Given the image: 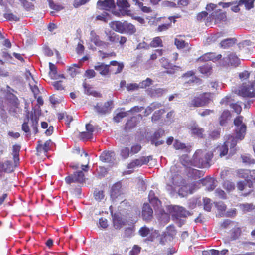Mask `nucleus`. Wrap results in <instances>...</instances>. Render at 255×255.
I'll use <instances>...</instances> for the list:
<instances>
[{
    "mask_svg": "<svg viewBox=\"0 0 255 255\" xmlns=\"http://www.w3.org/2000/svg\"><path fill=\"white\" fill-rule=\"evenodd\" d=\"M238 139L233 135H228L226 140L222 144L218 145L215 147L211 153H213V157L214 156L216 158L218 159L227 155L230 148L229 156H232L237 151L236 146Z\"/></svg>",
    "mask_w": 255,
    "mask_h": 255,
    "instance_id": "obj_1",
    "label": "nucleus"
},
{
    "mask_svg": "<svg viewBox=\"0 0 255 255\" xmlns=\"http://www.w3.org/2000/svg\"><path fill=\"white\" fill-rule=\"evenodd\" d=\"M124 65L123 62L116 60L110 61L109 64L98 62L94 66V69L104 77H109L110 75H116L120 73L123 70Z\"/></svg>",
    "mask_w": 255,
    "mask_h": 255,
    "instance_id": "obj_2",
    "label": "nucleus"
},
{
    "mask_svg": "<svg viewBox=\"0 0 255 255\" xmlns=\"http://www.w3.org/2000/svg\"><path fill=\"white\" fill-rule=\"evenodd\" d=\"M213 153L206 150L197 149L193 155L191 165L199 168H209Z\"/></svg>",
    "mask_w": 255,
    "mask_h": 255,
    "instance_id": "obj_3",
    "label": "nucleus"
},
{
    "mask_svg": "<svg viewBox=\"0 0 255 255\" xmlns=\"http://www.w3.org/2000/svg\"><path fill=\"white\" fill-rule=\"evenodd\" d=\"M212 95L211 92H204L195 96L189 102L188 106L190 108L206 106L212 101Z\"/></svg>",
    "mask_w": 255,
    "mask_h": 255,
    "instance_id": "obj_4",
    "label": "nucleus"
},
{
    "mask_svg": "<svg viewBox=\"0 0 255 255\" xmlns=\"http://www.w3.org/2000/svg\"><path fill=\"white\" fill-rule=\"evenodd\" d=\"M89 159L88 158V163L85 165H82V170H78L74 172L72 174L65 177L66 183L70 184L72 183H83L85 181V175L84 172H87L89 169Z\"/></svg>",
    "mask_w": 255,
    "mask_h": 255,
    "instance_id": "obj_5",
    "label": "nucleus"
},
{
    "mask_svg": "<svg viewBox=\"0 0 255 255\" xmlns=\"http://www.w3.org/2000/svg\"><path fill=\"white\" fill-rule=\"evenodd\" d=\"M243 117L241 116L237 117L234 120V124L236 126L235 137L237 139L241 140L245 137L246 131V126L243 124Z\"/></svg>",
    "mask_w": 255,
    "mask_h": 255,
    "instance_id": "obj_6",
    "label": "nucleus"
},
{
    "mask_svg": "<svg viewBox=\"0 0 255 255\" xmlns=\"http://www.w3.org/2000/svg\"><path fill=\"white\" fill-rule=\"evenodd\" d=\"M239 93L244 97H255V79L253 82H249L247 85L243 84L239 90Z\"/></svg>",
    "mask_w": 255,
    "mask_h": 255,
    "instance_id": "obj_7",
    "label": "nucleus"
},
{
    "mask_svg": "<svg viewBox=\"0 0 255 255\" xmlns=\"http://www.w3.org/2000/svg\"><path fill=\"white\" fill-rule=\"evenodd\" d=\"M236 187L238 190L241 192H243L246 189V187H248L250 189L244 193H242L244 196H247L253 191V183L252 180L250 179L241 180L237 182Z\"/></svg>",
    "mask_w": 255,
    "mask_h": 255,
    "instance_id": "obj_8",
    "label": "nucleus"
},
{
    "mask_svg": "<svg viewBox=\"0 0 255 255\" xmlns=\"http://www.w3.org/2000/svg\"><path fill=\"white\" fill-rule=\"evenodd\" d=\"M160 62L162 67L165 68L166 72L168 74H174L176 72L181 71V67L179 66L172 65L170 63L167 59L165 57H162L160 59Z\"/></svg>",
    "mask_w": 255,
    "mask_h": 255,
    "instance_id": "obj_9",
    "label": "nucleus"
},
{
    "mask_svg": "<svg viewBox=\"0 0 255 255\" xmlns=\"http://www.w3.org/2000/svg\"><path fill=\"white\" fill-rule=\"evenodd\" d=\"M185 84H189L190 85L196 84H200L201 80L195 76V73L193 70L188 71L184 73L182 76Z\"/></svg>",
    "mask_w": 255,
    "mask_h": 255,
    "instance_id": "obj_10",
    "label": "nucleus"
},
{
    "mask_svg": "<svg viewBox=\"0 0 255 255\" xmlns=\"http://www.w3.org/2000/svg\"><path fill=\"white\" fill-rule=\"evenodd\" d=\"M117 5L122 15H130L131 14V11L128 9L130 5L128 0H117Z\"/></svg>",
    "mask_w": 255,
    "mask_h": 255,
    "instance_id": "obj_11",
    "label": "nucleus"
},
{
    "mask_svg": "<svg viewBox=\"0 0 255 255\" xmlns=\"http://www.w3.org/2000/svg\"><path fill=\"white\" fill-rule=\"evenodd\" d=\"M169 210L172 213V216L177 219L186 217L188 213L187 211L184 208L176 205L170 207Z\"/></svg>",
    "mask_w": 255,
    "mask_h": 255,
    "instance_id": "obj_12",
    "label": "nucleus"
},
{
    "mask_svg": "<svg viewBox=\"0 0 255 255\" xmlns=\"http://www.w3.org/2000/svg\"><path fill=\"white\" fill-rule=\"evenodd\" d=\"M223 60L224 61L223 65L225 66H231L236 67L240 64L239 58L233 53L229 54L227 57L224 58Z\"/></svg>",
    "mask_w": 255,
    "mask_h": 255,
    "instance_id": "obj_13",
    "label": "nucleus"
},
{
    "mask_svg": "<svg viewBox=\"0 0 255 255\" xmlns=\"http://www.w3.org/2000/svg\"><path fill=\"white\" fill-rule=\"evenodd\" d=\"M122 184L118 182L112 185L110 190V196L112 200H116L122 195Z\"/></svg>",
    "mask_w": 255,
    "mask_h": 255,
    "instance_id": "obj_14",
    "label": "nucleus"
},
{
    "mask_svg": "<svg viewBox=\"0 0 255 255\" xmlns=\"http://www.w3.org/2000/svg\"><path fill=\"white\" fill-rule=\"evenodd\" d=\"M153 210L150 205L144 203L142 208L141 215L144 220L148 222L153 218Z\"/></svg>",
    "mask_w": 255,
    "mask_h": 255,
    "instance_id": "obj_15",
    "label": "nucleus"
},
{
    "mask_svg": "<svg viewBox=\"0 0 255 255\" xmlns=\"http://www.w3.org/2000/svg\"><path fill=\"white\" fill-rule=\"evenodd\" d=\"M97 6L99 9L109 11L115 7L114 0H98L97 3Z\"/></svg>",
    "mask_w": 255,
    "mask_h": 255,
    "instance_id": "obj_16",
    "label": "nucleus"
},
{
    "mask_svg": "<svg viewBox=\"0 0 255 255\" xmlns=\"http://www.w3.org/2000/svg\"><path fill=\"white\" fill-rule=\"evenodd\" d=\"M151 156L144 157L142 156L138 159L132 160L129 164L128 168H135L136 166H142V165L147 164L150 161Z\"/></svg>",
    "mask_w": 255,
    "mask_h": 255,
    "instance_id": "obj_17",
    "label": "nucleus"
},
{
    "mask_svg": "<svg viewBox=\"0 0 255 255\" xmlns=\"http://www.w3.org/2000/svg\"><path fill=\"white\" fill-rule=\"evenodd\" d=\"M90 41L93 42L95 46L97 47H103L107 46L109 43H106L100 39V37L97 35L95 31L92 30L90 32Z\"/></svg>",
    "mask_w": 255,
    "mask_h": 255,
    "instance_id": "obj_18",
    "label": "nucleus"
},
{
    "mask_svg": "<svg viewBox=\"0 0 255 255\" xmlns=\"http://www.w3.org/2000/svg\"><path fill=\"white\" fill-rule=\"evenodd\" d=\"M211 17L216 22L225 21L226 20V14L220 9L213 12L211 14Z\"/></svg>",
    "mask_w": 255,
    "mask_h": 255,
    "instance_id": "obj_19",
    "label": "nucleus"
},
{
    "mask_svg": "<svg viewBox=\"0 0 255 255\" xmlns=\"http://www.w3.org/2000/svg\"><path fill=\"white\" fill-rule=\"evenodd\" d=\"M111 104V101H107L103 105L101 103H98L95 106V109L98 113L105 114L109 112L110 110L109 107Z\"/></svg>",
    "mask_w": 255,
    "mask_h": 255,
    "instance_id": "obj_20",
    "label": "nucleus"
},
{
    "mask_svg": "<svg viewBox=\"0 0 255 255\" xmlns=\"http://www.w3.org/2000/svg\"><path fill=\"white\" fill-rule=\"evenodd\" d=\"M112 219L114 227L116 229H120L122 226L125 224L122 217L118 213H115L113 215Z\"/></svg>",
    "mask_w": 255,
    "mask_h": 255,
    "instance_id": "obj_21",
    "label": "nucleus"
},
{
    "mask_svg": "<svg viewBox=\"0 0 255 255\" xmlns=\"http://www.w3.org/2000/svg\"><path fill=\"white\" fill-rule=\"evenodd\" d=\"M111 27L119 33H125V21L123 22L119 21H113L111 23Z\"/></svg>",
    "mask_w": 255,
    "mask_h": 255,
    "instance_id": "obj_22",
    "label": "nucleus"
},
{
    "mask_svg": "<svg viewBox=\"0 0 255 255\" xmlns=\"http://www.w3.org/2000/svg\"><path fill=\"white\" fill-rule=\"evenodd\" d=\"M191 134L199 138H203L204 137V129L200 128L197 125H194L190 128Z\"/></svg>",
    "mask_w": 255,
    "mask_h": 255,
    "instance_id": "obj_23",
    "label": "nucleus"
},
{
    "mask_svg": "<svg viewBox=\"0 0 255 255\" xmlns=\"http://www.w3.org/2000/svg\"><path fill=\"white\" fill-rule=\"evenodd\" d=\"M115 153L112 151L103 152L100 156V159L105 163H110L114 159Z\"/></svg>",
    "mask_w": 255,
    "mask_h": 255,
    "instance_id": "obj_24",
    "label": "nucleus"
},
{
    "mask_svg": "<svg viewBox=\"0 0 255 255\" xmlns=\"http://www.w3.org/2000/svg\"><path fill=\"white\" fill-rule=\"evenodd\" d=\"M50 140H47L46 141L43 145L42 144V141H38L37 142L38 145L36 147V149L38 152H47L48 150L50 149Z\"/></svg>",
    "mask_w": 255,
    "mask_h": 255,
    "instance_id": "obj_25",
    "label": "nucleus"
},
{
    "mask_svg": "<svg viewBox=\"0 0 255 255\" xmlns=\"http://www.w3.org/2000/svg\"><path fill=\"white\" fill-rule=\"evenodd\" d=\"M200 72L207 76H209L212 73V67L211 65L206 64L199 67Z\"/></svg>",
    "mask_w": 255,
    "mask_h": 255,
    "instance_id": "obj_26",
    "label": "nucleus"
},
{
    "mask_svg": "<svg viewBox=\"0 0 255 255\" xmlns=\"http://www.w3.org/2000/svg\"><path fill=\"white\" fill-rule=\"evenodd\" d=\"M231 117L230 112L228 110H224L219 117V123L222 126H224L227 122L228 118Z\"/></svg>",
    "mask_w": 255,
    "mask_h": 255,
    "instance_id": "obj_27",
    "label": "nucleus"
},
{
    "mask_svg": "<svg viewBox=\"0 0 255 255\" xmlns=\"http://www.w3.org/2000/svg\"><path fill=\"white\" fill-rule=\"evenodd\" d=\"M242 233L241 229L240 227H234L230 231V239L231 241H234L238 239Z\"/></svg>",
    "mask_w": 255,
    "mask_h": 255,
    "instance_id": "obj_28",
    "label": "nucleus"
},
{
    "mask_svg": "<svg viewBox=\"0 0 255 255\" xmlns=\"http://www.w3.org/2000/svg\"><path fill=\"white\" fill-rule=\"evenodd\" d=\"M137 125V120L135 117H131L125 124L124 130L127 131L134 128Z\"/></svg>",
    "mask_w": 255,
    "mask_h": 255,
    "instance_id": "obj_29",
    "label": "nucleus"
},
{
    "mask_svg": "<svg viewBox=\"0 0 255 255\" xmlns=\"http://www.w3.org/2000/svg\"><path fill=\"white\" fill-rule=\"evenodd\" d=\"M106 35L107 36V40L112 44L117 43L119 40V35L113 32L109 31L106 33Z\"/></svg>",
    "mask_w": 255,
    "mask_h": 255,
    "instance_id": "obj_30",
    "label": "nucleus"
},
{
    "mask_svg": "<svg viewBox=\"0 0 255 255\" xmlns=\"http://www.w3.org/2000/svg\"><path fill=\"white\" fill-rule=\"evenodd\" d=\"M250 170L245 169H239L236 171L237 176L240 178L248 179Z\"/></svg>",
    "mask_w": 255,
    "mask_h": 255,
    "instance_id": "obj_31",
    "label": "nucleus"
},
{
    "mask_svg": "<svg viewBox=\"0 0 255 255\" xmlns=\"http://www.w3.org/2000/svg\"><path fill=\"white\" fill-rule=\"evenodd\" d=\"M165 90L162 88H157L155 89H151L149 91V94L151 97L156 98L161 97Z\"/></svg>",
    "mask_w": 255,
    "mask_h": 255,
    "instance_id": "obj_32",
    "label": "nucleus"
},
{
    "mask_svg": "<svg viewBox=\"0 0 255 255\" xmlns=\"http://www.w3.org/2000/svg\"><path fill=\"white\" fill-rule=\"evenodd\" d=\"M255 0H240L239 5H244L247 10H250L254 7V3Z\"/></svg>",
    "mask_w": 255,
    "mask_h": 255,
    "instance_id": "obj_33",
    "label": "nucleus"
},
{
    "mask_svg": "<svg viewBox=\"0 0 255 255\" xmlns=\"http://www.w3.org/2000/svg\"><path fill=\"white\" fill-rule=\"evenodd\" d=\"M80 66L77 64H73L68 69V72L72 77H74L79 72Z\"/></svg>",
    "mask_w": 255,
    "mask_h": 255,
    "instance_id": "obj_34",
    "label": "nucleus"
},
{
    "mask_svg": "<svg viewBox=\"0 0 255 255\" xmlns=\"http://www.w3.org/2000/svg\"><path fill=\"white\" fill-rule=\"evenodd\" d=\"M181 179V176L178 174H175L172 175L171 178L170 184H168V185L172 187V186H178L179 185L180 181Z\"/></svg>",
    "mask_w": 255,
    "mask_h": 255,
    "instance_id": "obj_35",
    "label": "nucleus"
},
{
    "mask_svg": "<svg viewBox=\"0 0 255 255\" xmlns=\"http://www.w3.org/2000/svg\"><path fill=\"white\" fill-rule=\"evenodd\" d=\"M151 47L156 48L157 47H163V42L160 37H156L153 38L152 40L149 44Z\"/></svg>",
    "mask_w": 255,
    "mask_h": 255,
    "instance_id": "obj_36",
    "label": "nucleus"
},
{
    "mask_svg": "<svg viewBox=\"0 0 255 255\" xmlns=\"http://www.w3.org/2000/svg\"><path fill=\"white\" fill-rule=\"evenodd\" d=\"M49 75L52 79H57V67L55 64L49 62Z\"/></svg>",
    "mask_w": 255,
    "mask_h": 255,
    "instance_id": "obj_37",
    "label": "nucleus"
},
{
    "mask_svg": "<svg viewBox=\"0 0 255 255\" xmlns=\"http://www.w3.org/2000/svg\"><path fill=\"white\" fill-rule=\"evenodd\" d=\"M3 166L2 167V173H11L13 171L12 163L10 161H6L3 162Z\"/></svg>",
    "mask_w": 255,
    "mask_h": 255,
    "instance_id": "obj_38",
    "label": "nucleus"
},
{
    "mask_svg": "<svg viewBox=\"0 0 255 255\" xmlns=\"http://www.w3.org/2000/svg\"><path fill=\"white\" fill-rule=\"evenodd\" d=\"M136 32L135 26L131 23L125 21V33L133 34Z\"/></svg>",
    "mask_w": 255,
    "mask_h": 255,
    "instance_id": "obj_39",
    "label": "nucleus"
},
{
    "mask_svg": "<svg viewBox=\"0 0 255 255\" xmlns=\"http://www.w3.org/2000/svg\"><path fill=\"white\" fill-rule=\"evenodd\" d=\"M164 134V131L162 129H159L155 131L150 138V142H154L158 140Z\"/></svg>",
    "mask_w": 255,
    "mask_h": 255,
    "instance_id": "obj_40",
    "label": "nucleus"
},
{
    "mask_svg": "<svg viewBox=\"0 0 255 255\" xmlns=\"http://www.w3.org/2000/svg\"><path fill=\"white\" fill-rule=\"evenodd\" d=\"M9 102L15 108H19V102L18 98L15 95L11 94L8 98Z\"/></svg>",
    "mask_w": 255,
    "mask_h": 255,
    "instance_id": "obj_41",
    "label": "nucleus"
},
{
    "mask_svg": "<svg viewBox=\"0 0 255 255\" xmlns=\"http://www.w3.org/2000/svg\"><path fill=\"white\" fill-rule=\"evenodd\" d=\"M20 148V146L17 144L14 145L12 147V155L15 162L16 160H19V153Z\"/></svg>",
    "mask_w": 255,
    "mask_h": 255,
    "instance_id": "obj_42",
    "label": "nucleus"
},
{
    "mask_svg": "<svg viewBox=\"0 0 255 255\" xmlns=\"http://www.w3.org/2000/svg\"><path fill=\"white\" fill-rule=\"evenodd\" d=\"M164 112L165 111L163 109L159 110L154 112L151 117V121L154 122L159 120L160 119L162 115H163Z\"/></svg>",
    "mask_w": 255,
    "mask_h": 255,
    "instance_id": "obj_43",
    "label": "nucleus"
},
{
    "mask_svg": "<svg viewBox=\"0 0 255 255\" xmlns=\"http://www.w3.org/2000/svg\"><path fill=\"white\" fill-rule=\"evenodd\" d=\"M214 204L219 212L223 214L226 210L227 206L223 202H214Z\"/></svg>",
    "mask_w": 255,
    "mask_h": 255,
    "instance_id": "obj_44",
    "label": "nucleus"
},
{
    "mask_svg": "<svg viewBox=\"0 0 255 255\" xmlns=\"http://www.w3.org/2000/svg\"><path fill=\"white\" fill-rule=\"evenodd\" d=\"M128 115V112H121L117 113L113 118V120L116 122H120L122 119Z\"/></svg>",
    "mask_w": 255,
    "mask_h": 255,
    "instance_id": "obj_45",
    "label": "nucleus"
},
{
    "mask_svg": "<svg viewBox=\"0 0 255 255\" xmlns=\"http://www.w3.org/2000/svg\"><path fill=\"white\" fill-rule=\"evenodd\" d=\"M94 195L95 199L98 202L101 201L105 197L104 191L102 190H96L94 191Z\"/></svg>",
    "mask_w": 255,
    "mask_h": 255,
    "instance_id": "obj_46",
    "label": "nucleus"
},
{
    "mask_svg": "<svg viewBox=\"0 0 255 255\" xmlns=\"http://www.w3.org/2000/svg\"><path fill=\"white\" fill-rule=\"evenodd\" d=\"M224 188L228 191H231L235 189V184L233 182L226 180L223 184Z\"/></svg>",
    "mask_w": 255,
    "mask_h": 255,
    "instance_id": "obj_47",
    "label": "nucleus"
},
{
    "mask_svg": "<svg viewBox=\"0 0 255 255\" xmlns=\"http://www.w3.org/2000/svg\"><path fill=\"white\" fill-rule=\"evenodd\" d=\"M138 233L142 237H145L150 233V231L146 226H143L139 230Z\"/></svg>",
    "mask_w": 255,
    "mask_h": 255,
    "instance_id": "obj_48",
    "label": "nucleus"
},
{
    "mask_svg": "<svg viewBox=\"0 0 255 255\" xmlns=\"http://www.w3.org/2000/svg\"><path fill=\"white\" fill-rule=\"evenodd\" d=\"M3 17L9 21H18L19 20V18L12 13H4Z\"/></svg>",
    "mask_w": 255,
    "mask_h": 255,
    "instance_id": "obj_49",
    "label": "nucleus"
},
{
    "mask_svg": "<svg viewBox=\"0 0 255 255\" xmlns=\"http://www.w3.org/2000/svg\"><path fill=\"white\" fill-rule=\"evenodd\" d=\"M233 44V40L231 39H226L222 40L220 42L221 47L223 48H227L231 46Z\"/></svg>",
    "mask_w": 255,
    "mask_h": 255,
    "instance_id": "obj_50",
    "label": "nucleus"
},
{
    "mask_svg": "<svg viewBox=\"0 0 255 255\" xmlns=\"http://www.w3.org/2000/svg\"><path fill=\"white\" fill-rule=\"evenodd\" d=\"M153 81L149 78H147L145 80L142 81L139 83V88H146L150 86L152 83Z\"/></svg>",
    "mask_w": 255,
    "mask_h": 255,
    "instance_id": "obj_51",
    "label": "nucleus"
},
{
    "mask_svg": "<svg viewBox=\"0 0 255 255\" xmlns=\"http://www.w3.org/2000/svg\"><path fill=\"white\" fill-rule=\"evenodd\" d=\"M204 209L207 211H210L212 208V204L211 200L209 198H205L203 199Z\"/></svg>",
    "mask_w": 255,
    "mask_h": 255,
    "instance_id": "obj_52",
    "label": "nucleus"
},
{
    "mask_svg": "<svg viewBox=\"0 0 255 255\" xmlns=\"http://www.w3.org/2000/svg\"><path fill=\"white\" fill-rule=\"evenodd\" d=\"M209 57H210V60L212 61L213 62H215L221 59L222 58V55L219 54H216V53L214 52H209Z\"/></svg>",
    "mask_w": 255,
    "mask_h": 255,
    "instance_id": "obj_53",
    "label": "nucleus"
},
{
    "mask_svg": "<svg viewBox=\"0 0 255 255\" xmlns=\"http://www.w3.org/2000/svg\"><path fill=\"white\" fill-rule=\"evenodd\" d=\"M49 5L51 9L57 11L63 9V7L62 5L56 4L52 0H49Z\"/></svg>",
    "mask_w": 255,
    "mask_h": 255,
    "instance_id": "obj_54",
    "label": "nucleus"
},
{
    "mask_svg": "<svg viewBox=\"0 0 255 255\" xmlns=\"http://www.w3.org/2000/svg\"><path fill=\"white\" fill-rule=\"evenodd\" d=\"M173 146L176 150L184 149L186 148L185 144L180 142L178 140H175L173 144Z\"/></svg>",
    "mask_w": 255,
    "mask_h": 255,
    "instance_id": "obj_55",
    "label": "nucleus"
},
{
    "mask_svg": "<svg viewBox=\"0 0 255 255\" xmlns=\"http://www.w3.org/2000/svg\"><path fill=\"white\" fill-rule=\"evenodd\" d=\"M52 86L56 90H63L64 89V86L62 85V81H57L52 83Z\"/></svg>",
    "mask_w": 255,
    "mask_h": 255,
    "instance_id": "obj_56",
    "label": "nucleus"
},
{
    "mask_svg": "<svg viewBox=\"0 0 255 255\" xmlns=\"http://www.w3.org/2000/svg\"><path fill=\"white\" fill-rule=\"evenodd\" d=\"M243 162L249 164H254L255 163V160L252 159L249 155H243L241 156Z\"/></svg>",
    "mask_w": 255,
    "mask_h": 255,
    "instance_id": "obj_57",
    "label": "nucleus"
},
{
    "mask_svg": "<svg viewBox=\"0 0 255 255\" xmlns=\"http://www.w3.org/2000/svg\"><path fill=\"white\" fill-rule=\"evenodd\" d=\"M129 149L128 147H124L121 151L120 155L123 158L127 159L129 157Z\"/></svg>",
    "mask_w": 255,
    "mask_h": 255,
    "instance_id": "obj_58",
    "label": "nucleus"
},
{
    "mask_svg": "<svg viewBox=\"0 0 255 255\" xmlns=\"http://www.w3.org/2000/svg\"><path fill=\"white\" fill-rule=\"evenodd\" d=\"M80 138L82 140H88L92 138V134L88 132H82L79 134Z\"/></svg>",
    "mask_w": 255,
    "mask_h": 255,
    "instance_id": "obj_59",
    "label": "nucleus"
},
{
    "mask_svg": "<svg viewBox=\"0 0 255 255\" xmlns=\"http://www.w3.org/2000/svg\"><path fill=\"white\" fill-rule=\"evenodd\" d=\"M171 26V23H168V24H163L160 25L158 26L156 31L157 32H161L167 30L168 29L169 27H170Z\"/></svg>",
    "mask_w": 255,
    "mask_h": 255,
    "instance_id": "obj_60",
    "label": "nucleus"
},
{
    "mask_svg": "<svg viewBox=\"0 0 255 255\" xmlns=\"http://www.w3.org/2000/svg\"><path fill=\"white\" fill-rule=\"evenodd\" d=\"M141 149V146L139 144H135L131 147L130 153L132 154H135L138 153Z\"/></svg>",
    "mask_w": 255,
    "mask_h": 255,
    "instance_id": "obj_61",
    "label": "nucleus"
},
{
    "mask_svg": "<svg viewBox=\"0 0 255 255\" xmlns=\"http://www.w3.org/2000/svg\"><path fill=\"white\" fill-rule=\"evenodd\" d=\"M156 108V106L153 103L151 104L149 106H148L144 111V116H147L150 114L152 111Z\"/></svg>",
    "mask_w": 255,
    "mask_h": 255,
    "instance_id": "obj_62",
    "label": "nucleus"
},
{
    "mask_svg": "<svg viewBox=\"0 0 255 255\" xmlns=\"http://www.w3.org/2000/svg\"><path fill=\"white\" fill-rule=\"evenodd\" d=\"M230 107L232 108L234 111L237 114H240L242 111L241 106L237 103H232L230 104Z\"/></svg>",
    "mask_w": 255,
    "mask_h": 255,
    "instance_id": "obj_63",
    "label": "nucleus"
},
{
    "mask_svg": "<svg viewBox=\"0 0 255 255\" xmlns=\"http://www.w3.org/2000/svg\"><path fill=\"white\" fill-rule=\"evenodd\" d=\"M141 248L137 245H134L129 252V255H138L140 252Z\"/></svg>",
    "mask_w": 255,
    "mask_h": 255,
    "instance_id": "obj_64",
    "label": "nucleus"
}]
</instances>
